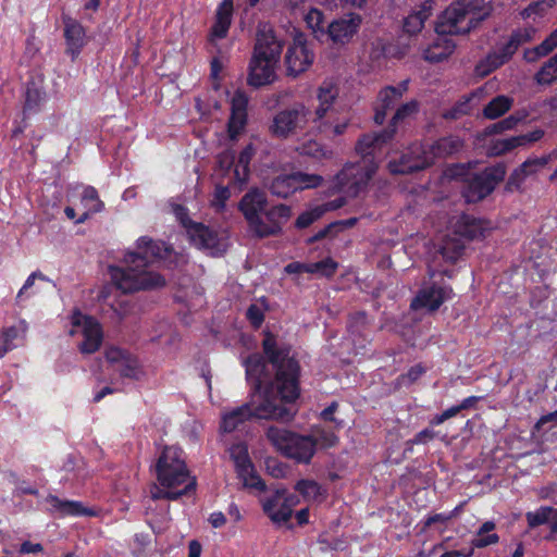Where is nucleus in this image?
<instances>
[{
    "mask_svg": "<svg viewBox=\"0 0 557 557\" xmlns=\"http://www.w3.org/2000/svg\"><path fill=\"white\" fill-rule=\"evenodd\" d=\"M507 62H509V59L505 55L500 48L497 47L495 50L490 51L485 58L476 63L474 67V75L479 78H483Z\"/></svg>",
    "mask_w": 557,
    "mask_h": 557,
    "instance_id": "30",
    "label": "nucleus"
},
{
    "mask_svg": "<svg viewBox=\"0 0 557 557\" xmlns=\"http://www.w3.org/2000/svg\"><path fill=\"white\" fill-rule=\"evenodd\" d=\"M297 191L308 188H315L323 183V177L319 174H309L305 172L293 173Z\"/></svg>",
    "mask_w": 557,
    "mask_h": 557,
    "instance_id": "44",
    "label": "nucleus"
},
{
    "mask_svg": "<svg viewBox=\"0 0 557 557\" xmlns=\"http://www.w3.org/2000/svg\"><path fill=\"white\" fill-rule=\"evenodd\" d=\"M337 96L338 90L332 82H323L317 89V99L319 104L314 109L313 114L311 113V115L312 123L315 125L318 132L326 131L327 125L326 121H324V117L333 107Z\"/></svg>",
    "mask_w": 557,
    "mask_h": 557,
    "instance_id": "18",
    "label": "nucleus"
},
{
    "mask_svg": "<svg viewBox=\"0 0 557 557\" xmlns=\"http://www.w3.org/2000/svg\"><path fill=\"white\" fill-rule=\"evenodd\" d=\"M535 34L536 29L532 26L515 29L511 32L507 40L498 47L510 60L522 45L533 40Z\"/></svg>",
    "mask_w": 557,
    "mask_h": 557,
    "instance_id": "29",
    "label": "nucleus"
},
{
    "mask_svg": "<svg viewBox=\"0 0 557 557\" xmlns=\"http://www.w3.org/2000/svg\"><path fill=\"white\" fill-rule=\"evenodd\" d=\"M47 503L51 506L52 510L58 512L60 517H92L95 512L92 509L86 508L81 502L61 499L55 495H49Z\"/></svg>",
    "mask_w": 557,
    "mask_h": 557,
    "instance_id": "27",
    "label": "nucleus"
},
{
    "mask_svg": "<svg viewBox=\"0 0 557 557\" xmlns=\"http://www.w3.org/2000/svg\"><path fill=\"white\" fill-rule=\"evenodd\" d=\"M454 231L466 239L481 240L485 238V233L488 231V223L469 215H462L455 223Z\"/></svg>",
    "mask_w": 557,
    "mask_h": 557,
    "instance_id": "24",
    "label": "nucleus"
},
{
    "mask_svg": "<svg viewBox=\"0 0 557 557\" xmlns=\"http://www.w3.org/2000/svg\"><path fill=\"white\" fill-rule=\"evenodd\" d=\"M252 158L251 147L245 148L238 157L237 165L234 170L235 178L239 182H245L248 175V165Z\"/></svg>",
    "mask_w": 557,
    "mask_h": 557,
    "instance_id": "46",
    "label": "nucleus"
},
{
    "mask_svg": "<svg viewBox=\"0 0 557 557\" xmlns=\"http://www.w3.org/2000/svg\"><path fill=\"white\" fill-rule=\"evenodd\" d=\"M72 324L74 326H83L84 339L79 345L83 354H94L101 346L103 334L99 322L90 317L75 311L72 315Z\"/></svg>",
    "mask_w": 557,
    "mask_h": 557,
    "instance_id": "15",
    "label": "nucleus"
},
{
    "mask_svg": "<svg viewBox=\"0 0 557 557\" xmlns=\"http://www.w3.org/2000/svg\"><path fill=\"white\" fill-rule=\"evenodd\" d=\"M285 494L286 488L277 486L260 500L264 515L278 527L287 524L293 516L289 506L282 504Z\"/></svg>",
    "mask_w": 557,
    "mask_h": 557,
    "instance_id": "16",
    "label": "nucleus"
},
{
    "mask_svg": "<svg viewBox=\"0 0 557 557\" xmlns=\"http://www.w3.org/2000/svg\"><path fill=\"white\" fill-rule=\"evenodd\" d=\"M513 104V99L499 95L493 98L483 109V116L488 120H496L507 113Z\"/></svg>",
    "mask_w": 557,
    "mask_h": 557,
    "instance_id": "34",
    "label": "nucleus"
},
{
    "mask_svg": "<svg viewBox=\"0 0 557 557\" xmlns=\"http://www.w3.org/2000/svg\"><path fill=\"white\" fill-rule=\"evenodd\" d=\"M394 138L393 129H384L380 133L363 135L356 145V150L362 156L370 154L373 149L380 148L383 144Z\"/></svg>",
    "mask_w": 557,
    "mask_h": 557,
    "instance_id": "31",
    "label": "nucleus"
},
{
    "mask_svg": "<svg viewBox=\"0 0 557 557\" xmlns=\"http://www.w3.org/2000/svg\"><path fill=\"white\" fill-rule=\"evenodd\" d=\"M549 53H550V51L548 50L546 44L543 40L539 46L530 48V49H525L523 52V59L528 63H534L539 59L546 57Z\"/></svg>",
    "mask_w": 557,
    "mask_h": 557,
    "instance_id": "51",
    "label": "nucleus"
},
{
    "mask_svg": "<svg viewBox=\"0 0 557 557\" xmlns=\"http://www.w3.org/2000/svg\"><path fill=\"white\" fill-rule=\"evenodd\" d=\"M127 356L129 355L125 350L117 347H111L106 351V359L112 364L119 366Z\"/></svg>",
    "mask_w": 557,
    "mask_h": 557,
    "instance_id": "60",
    "label": "nucleus"
},
{
    "mask_svg": "<svg viewBox=\"0 0 557 557\" xmlns=\"http://www.w3.org/2000/svg\"><path fill=\"white\" fill-rule=\"evenodd\" d=\"M407 90L408 81H404L397 87L387 86L379 92L374 107V122L376 124L381 125L384 123L387 112L395 107Z\"/></svg>",
    "mask_w": 557,
    "mask_h": 557,
    "instance_id": "21",
    "label": "nucleus"
},
{
    "mask_svg": "<svg viewBox=\"0 0 557 557\" xmlns=\"http://www.w3.org/2000/svg\"><path fill=\"white\" fill-rule=\"evenodd\" d=\"M343 226L341 223H331L327 226L320 230L312 237L309 238V243L318 242V240H333L335 239V234L342 230Z\"/></svg>",
    "mask_w": 557,
    "mask_h": 557,
    "instance_id": "50",
    "label": "nucleus"
},
{
    "mask_svg": "<svg viewBox=\"0 0 557 557\" xmlns=\"http://www.w3.org/2000/svg\"><path fill=\"white\" fill-rule=\"evenodd\" d=\"M548 163L547 157L534 158L525 160L519 168L524 170L527 177L536 173L540 169Z\"/></svg>",
    "mask_w": 557,
    "mask_h": 557,
    "instance_id": "55",
    "label": "nucleus"
},
{
    "mask_svg": "<svg viewBox=\"0 0 557 557\" xmlns=\"http://www.w3.org/2000/svg\"><path fill=\"white\" fill-rule=\"evenodd\" d=\"M292 215L290 207L286 205L274 206L265 209L252 224L250 230L259 237H265L280 233L282 225L288 221Z\"/></svg>",
    "mask_w": 557,
    "mask_h": 557,
    "instance_id": "13",
    "label": "nucleus"
},
{
    "mask_svg": "<svg viewBox=\"0 0 557 557\" xmlns=\"http://www.w3.org/2000/svg\"><path fill=\"white\" fill-rule=\"evenodd\" d=\"M273 195L280 198H287L297 191L293 173L276 176L269 185Z\"/></svg>",
    "mask_w": 557,
    "mask_h": 557,
    "instance_id": "36",
    "label": "nucleus"
},
{
    "mask_svg": "<svg viewBox=\"0 0 557 557\" xmlns=\"http://www.w3.org/2000/svg\"><path fill=\"white\" fill-rule=\"evenodd\" d=\"M173 213L185 227L189 238L193 242H198V244H208L213 239V232L202 223L193 222L189 219L187 209L185 207L181 205H174Z\"/></svg>",
    "mask_w": 557,
    "mask_h": 557,
    "instance_id": "22",
    "label": "nucleus"
},
{
    "mask_svg": "<svg viewBox=\"0 0 557 557\" xmlns=\"http://www.w3.org/2000/svg\"><path fill=\"white\" fill-rule=\"evenodd\" d=\"M345 205L344 198H337L320 205H314L304 211L296 220L297 228H306L323 216L329 211L336 210Z\"/></svg>",
    "mask_w": 557,
    "mask_h": 557,
    "instance_id": "25",
    "label": "nucleus"
},
{
    "mask_svg": "<svg viewBox=\"0 0 557 557\" xmlns=\"http://www.w3.org/2000/svg\"><path fill=\"white\" fill-rule=\"evenodd\" d=\"M246 318L250 325L257 330L264 322V312L258 305L251 304L246 311Z\"/></svg>",
    "mask_w": 557,
    "mask_h": 557,
    "instance_id": "52",
    "label": "nucleus"
},
{
    "mask_svg": "<svg viewBox=\"0 0 557 557\" xmlns=\"http://www.w3.org/2000/svg\"><path fill=\"white\" fill-rule=\"evenodd\" d=\"M295 491L308 499H317L321 495V486L314 480H299L295 484Z\"/></svg>",
    "mask_w": 557,
    "mask_h": 557,
    "instance_id": "45",
    "label": "nucleus"
},
{
    "mask_svg": "<svg viewBox=\"0 0 557 557\" xmlns=\"http://www.w3.org/2000/svg\"><path fill=\"white\" fill-rule=\"evenodd\" d=\"M157 481L163 487L176 488L186 485L194 478H190L184 451L176 446H165L154 463Z\"/></svg>",
    "mask_w": 557,
    "mask_h": 557,
    "instance_id": "7",
    "label": "nucleus"
},
{
    "mask_svg": "<svg viewBox=\"0 0 557 557\" xmlns=\"http://www.w3.org/2000/svg\"><path fill=\"white\" fill-rule=\"evenodd\" d=\"M484 17L471 0H459L438 16L435 29L440 35H466L478 27Z\"/></svg>",
    "mask_w": 557,
    "mask_h": 557,
    "instance_id": "6",
    "label": "nucleus"
},
{
    "mask_svg": "<svg viewBox=\"0 0 557 557\" xmlns=\"http://www.w3.org/2000/svg\"><path fill=\"white\" fill-rule=\"evenodd\" d=\"M418 110L419 103L416 100H411L401 104L396 110L386 129H393L395 135L397 132V126L406 120L413 117L418 113Z\"/></svg>",
    "mask_w": 557,
    "mask_h": 557,
    "instance_id": "40",
    "label": "nucleus"
},
{
    "mask_svg": "<svg viewBox=\"0 0 557 557\" xmlns=\"http://www.w3.org/2000/svg\"><path fill=\"white\" fill-rule=\"evenodd\" d=\"M431 164L432 156L428 154L426 147L422 144H413L399 160H391L387 166L393 174H409L421 171Z\"/></svg>",
    "mask_w": 557,
    "mask_h": 557,
    "instance_id": "12",
    "label": "nucleus"
},
{
    "mask_svg": "<svg viewBox=\"0 0 557 557\" xmlns=\"http://www.w3.org/2000/svg\"><path fill=\"white\" fill-rule=\"evenodd\" d=\"M310 116L309 107L302 102H295L274 114L269 131L275 138L288 139L306 128Z\"/></svg>",
    "mask_w": 557,
    "mask_h": 557,
    "instance_id": "8",
    "label": "nucleus"
},
{
    "mask_svg": "<svg viewBox=\"0 0 557 557\" xmlns=\"http://www.w3.org/2000/svg\"><path fill=\"white\" fill-rule=\"evenodd\" d=\"M231 456L235 463L236 473L243 481L244 486L265 492L267 484L255 471L247 447L244 445L234 446L231 450Z\"/></svg>",
    "mask_w": 557,
    "mask_h": 557,
    "instance_id": "14",
    "label": "nucleus"
},
{
    "mask_svg": "<svg viewBox=\"0 0 557 557\" xmlns=\"http://www.w3.org/2000/svg\"><path fill=\"white\" fill-rule=\"evenodd\" d=\"M451 517H453L451 513H443V512L429 516L423 520L422 531H425L428 528H430L434 523H445L449 519H451Z\"/></svg>",
    "mask_w": 557,
    "mask_h": 557,
    "instance_id": "63",
    "label": "nucleus"
},
{
    "mask_svg": "<svg viewBox=\"0 0 557 557\" xmlns=\"http://www.w3.org/2000/svg\"><path fill=\"white\" fill-rule=\"evenodd\" d=\"M555 513L557 516V509L550 506H541L535 511H529L525 513V519L530 529H534L548 522L550 516Z\"/></svg>",
    "mask_w": 557,
    "mask_h": 557,
    "instance_id": "42",
    "label": "nucleus"
},
{
    "mask_svg": "<svg viewBox=\"0 0 557 557\" xmlns=\"http://www.w3.org/2000/svg\"><path fill=\"white\" fill-rule=\"evenodd\" d=\"M430 17V12L428 10H419L412 14H410L404 23V29L408 34H417L419 33L423 26L424 22Z\"/></svg>",
    "mask_w": 557,
    "mask_h": 557,
    "instance_id": "43",
    "label": "nucleus"
},
{
    "mask_svg": "<svg viewBox=\"0 0 557 557\" xmlns=\"http://www.w3.org/2000/svg\"><path fill=\"white\" fill-rule=\"evenodd\" d=\"M524 170H521L520 168H517L513 170V172L510 174L507 184L506 189L513 190V189H520L522 183L525 181L527 175L523 172Z\"/></svg>",
    "mask_w": 557,
    "mask_h": 557,
    "instance_id": "58",
    "label": "nucleus"
},
{
    "mask_svg": "<svg viewBox=\"0 0 557 557\" xmlns=\"http://www.w3.org/2000/svg\"><path fill=\"white\" fill-rule=\"evenodd\" d=\"M454 295L453 288L449 285L432 284L429 287L422 288L411 302L413 309L426 308L430 311L437 310L444 301L450 299Z\"/></svg>",
    "mask_w": 557,
    "mask_h": 557,
    "instance_id": "19",
    "label": "nucleus"
},
{
    "mask_svg": "<svg viewBox=\"0 0 557 557\" xmlns=\"http://www.w3.org/2000/svg\"><path fill=\"white\" fill-rule=\"evenodd\" d=\"M186 262V256L174 246H137L136 251L125 255L123 267L109 265L108 273L114 286L125 294L153 290L166 284L154 268L177 269Z\"/></svg>",
    "mask_w": 557,
    "mask_h": 557,
    "instance_id": "2",
    "label": "nucleus"
},
{
    "mask_svg": "<svg viewBox=\"0 0 557 557\" xmlns=\"http://www.w3.org/2000/svg\"><path fill=\"white\" fill-rule=\"evenodd\" d=\"M267 209V197L258 188L250 189L239 202V210L247 220L249 227L256 223L258 216Z\"/></svg>",
    "mask_w": 557,
    "mask_h": 557,
    "instance_id": "23",
    "label": "nucleus"
},
{
    "mask_svg": "<svg viewBox=\"0 0 557 557\" xmlns=\"http://www.w3.org/2000/svg\"><path fill=\"white\" fill-rule=\"evenodd\" d=\"M248 98L242 90H237L232 98V114L230 119V131L237 133L246 122V109Z\"/></svg>",
    "mask_w": 557,
    "mask_h": 557,
    "instance_id": "32",
    "label": "nucleus"
},
{
    "mask_svg": "<svg viewBox=\"0 0 557 557\" xmlns=\"http://www.w3.org/2000/svg\"><path fill=\"white\" fill-rule=\"evenodd\" d=\"M348 124H349V121L348 120H344L342 122H338L334 125L330 124L326 122V131L325 132H321L322 134H326L327 136L330 137H336V136H341L343 135L347 127H348Z\"/></svg>",
    "mask_w": 557,
    "mask_h": 557,
    "instance_id": "61",
    "label": "nucleus"
},
{
    "mask_svg": "<svg viewBox=\"0 0 557 557\" xmlns=\"http://www.w3.org/2000/svg\"><path fill=\"white\" fill-rule=\"evenodd\" d=\"M312 436L318 441V445L320 444L323 447H333L338 441V437L332 431H315Z\"/></svg>",
    "mask_w": 557,
    "mask_h": 557,
    "instance_id": "56",
    "label": "nucleus"
},
{
    "mask_svg": "<svg viewBox=\"0 0 557 557\" xmlns=\"http://www.w3.org/2000/svg\"><path fill=\"white\" fill-rule=\"evenodd\" d=\"M41 99L40 92L36 88H27L25 94V110L36 108Z\"/></svg>",
    "mask_w": 557,
    "mask_h": 557,
    "instance_id": "62",
    "label": "nucleus"
},
{
    "mask_svg": "<svg viewBox=\"0 0 557 557\" xmlns=\"http://www.w3.org/2000/svg\"><path fill=\"white\" fill-rule=\"evenodd\" d=\"M82 203L85 208H89L90 211L100 212L104 205L99 199L97 190L92 186L85 187L82 195Z\"/></svg>",
    "mask_w": 557,
    "mask_h": 557,
    "instance_id": "47",
    "label": "nucleus"
},
{
    "mask_svg": "<svg viewBox=\"0 0 557 557\" xmlns=\"http://www.w3.org/2000/svg\"><path fill=\"white\" fill-rule=\"evenodd\" d=\"M313 60L314 53L308 47L305 36L296 35L285 54L286 74L297 77L311 66Z\"/></svg>",
    "mask_w": 557,
    "mask_h": 557,
    "instance_id": "11",
    "label": "nucleus"
},
{
    "mask_svg": "<svg viewBox=\"0 0 557 557\" xmlns=\"http://www.w3.org/2000/svg\"><path fill=\"white\" fill-rule=\"evenodd\" d=\"M272 392L273 388H268L262 401L251 397L250 401L223 414L220 424L221 431L231 433L237 430L240 424L253 418L290 421L295 413L284 405L276 404L271 399Z\"/></svg>",
    "mask_w": 557,
    "mask_h": 557,
    "instance_id": "4",
    "label": "nucleus"
},
{
    "mask_svg": "<svg viewBox=\"0 0 557 557\" xmlns=\"http://www.w3.org/2000/svg\"><path fill=\"white\" fill-rule=\"evenodd\" d=\"M536 84L549 86L557 82V53L549 58L534 75Z\"/></svg>",
    "mask_w": 557,
    "mask_h": 557,
    "instance_id": "39",
    "label": "nucleus"
},
{
    "mask_svg": "<svg viewBox=\"0 0 557 557\" xmlns=\"http://www.w3.org/2000/svg\"><path fill=\"white\" fill-rule=\"evenodd\" d=\"M262 335V354H251L244 361L251 397L262 401L267 389L273 388L271 399L281 405L292 404L300 395V363L290 344L269 330Z\"/></svg>",
    "mask_w": 557,
    "mask_h": 557,
    "instance_id": "1",
    "label": "nucleus"
},
{
    "mask_svg": "<svg viewBox=\"0 0 557 557\" xmlns=\"http://www.w3.org/2000/svg\"><path fill=\"white\" fill-rule=\"evenodd\" d=\"M467 246H429V252L440 255L446 262L456 263L465 253Z\"/></svg>",
    "mask_w": 557,
    "mask_h": 557,
    "instance_id": "41",
    "label": "nucleus"
},
{
    "mask_svg": "<svg viewBox=\"0 0 557 557\" xmlns=\"http://www.w3.org/2000/svg\"><path fill=\"white\" fill-rule=\"evenodd\" d=\"M122 377L137 379L139 367L135 358L127 356L115 369Z\"/></svg>",
    "mask_w": 557,
    "mask_h": 557,
    "instance_id": "48",
    "label": "nucleus"
},
{
    "mask_svg": "<svg viewBox=\"0 0 557 557\" xmlns=\"http://www.w3.org/2000/svg\"><path fill=\"white\" fill-rule=\"evenodd\" d=\"M524 113H513L509 115L508 117L502 120L500 122L493 125L494 132H503L512 129L518 123L523 121L525 119Z\"/></svg>",
    "mask_w": 557,
    "mask_h": 557,
    "instance_id": "53",
    "label": "nucleus"
},
{
    "mask_svg": "<svg viewBox=\"0 0 557 557\" xmlns=\"http://www.w3.org/2000/svg\"><path fill=\"white\" fill-rule=\"evenodd\" d=\"M283 45L271 28L263 27L257 34L253 55L249 63L248 84L261 87L275 79V67Z\"/></svg>",
    "mask_w": 557,
    "mask_h": 557,
    "instance_id": "3",
    "label": "nucleus"
},
{
    "mask_svg": "<svg viewBox=\"0 0 557 557\" xmlns=\"http://www.w3.org/2000/svg\"><path fill=\"white\" fill-rule=\"evenodd\" d=\"M64 37L66 40V51L76 58L85 45V30L83 26L73 18H64Z\"/></svg>",
    "mask_w": 557,
    "mask_h": 557,
    "instance_id": "28",
    "label": "nucleus"
},
{
    "mask_svg": "<svg viewBox=\"0 0 557 557\" xmlns=\"http://www.w3.org/2000/svg\"><path fill=\"white\" fill-rule=\"evenodd\" d=\"M265 436L281 455L297 463H310L318 446V441L312 435H301L275 425L267 429Z\"/></svg>",
    "mask_w": 557,
    "mask_h": 557,
    "instance_id": "5",
    "label": "nucleus"
},
{
    "mask_svg": "<svg viewBox=\"0 0 557 557\" xmlns=\"http://www.w3.org/2000/svg\"><path fill=\"white\" fill-rule=\"evenodd\" d=\"M462 141L457 137H445L426 147L428 154L432 156V163L436 158H446L458 152Z\"/></svg>",
    "mask_w": 557,
    "mask_h": 557,
    "instance_id": "33",
    "label": "nucleus"
},
{
    "mask_svg": "<svg viewBox=\"0 0 557 557\" xmlns=\"http://www.w3.org/2000/svg\"><path fill=\"white\" fill-rule=\"evenodd\" d=\"M233 16V0H223L215 12V21L211 28L210 41L225 38Z\"/></svg>",
    "mask_w": 557,
    "mask_h": 557,
    "instance_id": "26",
    "label": "nucleus"
},
{
    "mask_svg": "<svg viewBox=\"0 0 557 557\" xmlns=\"http://www.w3.org/2000/svg\"><path fill=\"white\" fill-rule=\"evenodd\" d=\"M436 436L437 432H435L431 428H425L422 431L418 432L409 442L414 445L428 444Z\"/></svg>",
    "mask_w": 557,
    "mask_h": 557,
    "instance_id": "59",
    "label": "nucleus"
},
{
    "mask_svg": "<svg viewBox=\"0 0 557 557\" xmlns=\"http://www.w3.org/2000/svg\"><path fill=\"white\" fill-rule=\"evenodd\" d=\"M297 151L315 160H329L333 158V151L315 140H308L297 147Z\"/></svg>",
    "mask_w": 557,
    "mask_h": 557,
    "instance_id": "38",
    "label": "nucleus"
},
{
    "mask_svg": "<svg viewBox=\"0 0 557 557\" xmlns=\"http://www.w3.org/2000/svg\"><path fill=\"white\" fill-rule=\"evenodd\" d=\"M511 150L512 149H511L507 138H503V139H498V140L494 141L491 147V153L494 156H500V154H504Z\"/></svg>",
    "mask_w": 557,
    "mask_h": 557,
    "instance_id": "64",
    "label": "nucleus"
},
{
    "mask_svg": "<svg viewBox=\"0 0 557 557\" xmlns=\"http://www.w3.org/2000/svg\"><path fill=\"white\" fill-rule=\"evenodd\" d=\"M265 466L268 473L275 479H281L286 475V467L274 458L268 459Z\"/></svg>",
    "mask_w": 557,
    "mask_h": 557,
    "instance_id": "57",
    "label": "nucleus"
},
{
    "mask_svg": "<svg viewBox=\"0 0 557 557\" xmlns=\"http://www.w3.org/2000/svg\"><path fill=\"white\" fill-rule=\"evenodd\" d=\"M374 172L375 168L364 162L346 164L334 177V188L356 197L364 190Z\"/></svg>",
    "mask_w": 557,
    "mask_h": 557,
    "instance_id": "10",
    "label": "nucleus"
},
{
    "mask_svg": "<svg viewBox=\"0 0 557 557\" xmlns=\"http://www.w3.org/2000/svg\"><path fill=\"white\" fill-rule=\"evenodd\" d=\"M496 528L494 521H485L478 529L475 536L472 539L471 544L475 548H485L490 545L497 544L499 536L496 533H491Z\"/></svg>",
    "mask_w": 557,
    "mask_h": 557,
    "instance_id": "35",
    "label": "nucleus"
},
{
    "mask_svg": "<svg viewBox=\"0 0 557 557\" xmlns=\"http://www.w3.org/2000/svg\"><path fill=\"white\" fill-rule=\"evenodd\" d=\"M361 22L362 18L359 14H347L327 26V36L335 45H346L357 34Z\"/></svg>",
    "mask_w": 557,
    "mask_h": 557,
    "instance_id": "20",
    "label": "nucleus"
},
{
    "mask_svg": "<svg viewBox=\"0 0 557 557\" xmlns=\"http://www.w3.org/2000/svg\"><path fill=\"white\" fill-rule=\"evenodd\" d=\"M323 13L318 9H310L305 16V22L314 34H324Z\"/></svg>",
    "mask_w": 557,
    "mask_h": 557,
    "instance_id": "49",
    "label": "nucleus"
},
{
    "mask_svg": "<svg viewBox=\"0 0 557 557\" xmlns=\"http://www.w3.org/2000/svg\"><path fill=\"white\" fill-rule=\"evenodd\" d=\"M506 168L504 164H496L485 168L482 172L472 174L463 181L462 197L468 203H476L490 194L504 180Z\"/></svg>",
    "mask_w": 557,
    "mask_h": 557,
    "instance_id": "9",
    "label": "nucleus"
},
{
    "mask_svg": "<svg viewBox=\"0 0 557 557\" xmlns=\"http://www.w3.org/2000/svg\"><path fill=\"white\" fill-rule=\"evenodd\" d=\"M196 479H193L190 482H188L182 490L175 491L174 488H168L160 485H154V488L151 491V497L154 500L158 499H169V500H176L183 495H187L190 492H194L196 490Z\"/></svg>",
    "mask_w": 557,
    "mask_h": 557,
    "instance_id": "37",
    "label": "nucleus"
},
{
    "mask_svg": "<svg viewBox=\"0 0 557 557\" xmlns=\"http://www.w3.org/2000/svg\"><path fill=\"white\" fill-rule=\"evenodd\" d=\"M339 263L331 257H325L315 262H299L293 261L285 265L284 271L287 274H302L308 273L319 278H332L337 270Z\"/></svg>",
    "mask_w": 557,
    "mask_h": 557,
    "instance_id": "17",
    "label": "nucleus"
},
{
    "mask_svg": "<svg viewBox=\"0 0 557 557\" xmlns=\"http://www.w3.org/2000/svg\"><path fill=\"white\" fill-rule=\"evenodd\" d=\"M548 8H550V4L547 1L532 2L520 12V15L522 18H530L535 15H543Z\"/></svg>",
    "mask_w": 557,
    "mask_h": 557,
    "instance_id": "54",
    "label": "nucleus"
}]
</instances>
